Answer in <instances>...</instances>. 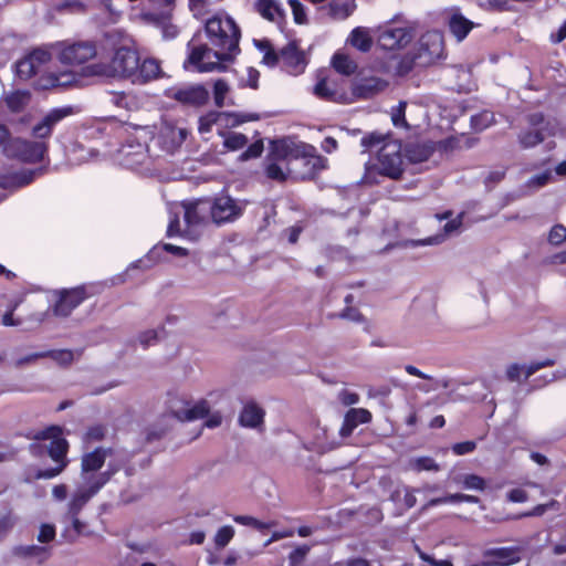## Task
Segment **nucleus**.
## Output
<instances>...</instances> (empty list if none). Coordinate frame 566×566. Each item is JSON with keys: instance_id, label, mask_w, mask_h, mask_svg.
Wrapping results in <instances>:
<instances>
[{"instance_id": "1", "label": "nucleus", "mask_w": 566, "mask_h": 566, "mask_svg": "<svg viewBox=\"0 0 566 566\" xmlns=\"http://www.w3.org/2000/svg\"><path fill=\"white\" fill-rule=\"evenodd\" d=\"M209 200L181 202L171 209V218L167 228L168 237L184 235L191 240L198 237L197 229L210 216Z\"/></svg>"}, {"instance_id": "2", "label": "nucleus", "mask_w": 566, "mask_h": 566, "mask_svg": "<svg viewBox=\"0 0 566 566\" xmlns=\"http://www.w3.org/2000/svg\"><path fill=\"white\" fill-rule=\"evenodd\" d=\"M361 146L377 151V167L381 175L397 179L403 171L401 144L398 140L387 139L377 134L361 138Z\"/></svg>"}, {"instance_id": "3", "label": "nucleus", "mask_w": 566, "mask_h": 566, "mask_svg": "<svg viewBox=\"0 0 566 566\" xmlns=\"http://www.w3.org/2000/svg\"><path fill=\"white\" fill-rule=\"evenodd\" d=\"M153 138L149 127H136L128 134L125 143L117 150V161L129 169L148 166L151 159L148 142Z\"/></svg>"}, {"instance_id": "4", "label": "nucleus", "mask_w": 566, "mask_h": 566, "mask_svg": "<svg viewBox=\"0 0 566 566\" xmlns=\"http://www.w3.org/2000/svg\"><path fill=\"white\" fill-rule=\"evenodd\" d=\"M137 69V52L128 46H119L115 50L109 63L90 64L83 69V75L132 78Z\"/></svg>"}, {"instance_id": "5", "label": "nucleus", "mask_w": 566, "mask_h": 566, "mask_svg": "<svg viewBox=\"0 0 566 566\" xmlns=\"http://www.w3.org/2000/svg\"><path fill=\"white\" fill-rule=\"evenodd\" d=\"M205 29L214 49L239 52L240 30L231 17L218 13L207 20Z\"/></svg>"}, {"instance_id": "6", "label": "nucleus", "mask_w": 566, "mask_h": 566, "mask_svg": "<svg viewBox=\"0 0 566 566\" xmlns=\"http://www.w3.org/2000/svg\"><path fill=\"white\" fill-rule=\"evenodd\" d=\"M188 50L187 62L201 73L224 71L223 63L232 61L235 55L226 50H212L207 44L198 43L196 39L188 43Z\"/></svg>"}, {"instance_id": "7", "label": "nucleus", "mask_w": 566, "mask_h": 566, "mask_svg": "<svg viewBox=\"0 0 566 566\" xmlns=\"http://www.w3.org/2000/svg\"><path fill=\"white\" fill-rule=\"evenodd\" d=\"M35 439L51 441L48 446V452L51 459L59 464L52 469L38 471L35 478L52 479L59 475L67 465L66 452L69 449V443L62 437V429L56 426L49 427L38 432Z\"/></svg>"}, {"instance_id": "8", "label": "nucleus", "mask_w": 566, "mask_h": 566, "mask_svg": "<svg viewBox=\"0 0 566 566\" xmlns=\"http://www.w3.org/2000/svg\"><path fill=\"white\" fill-rule=\"evenodd\" d=\"M293 161L292 143L286 140L273 142L264 163V172L268 178L283 182L292 174L290 166Z\"/></svg>"}, {"instance_id": "9", "label": "nucleus", "mask_w": 566, "mask_h": 566, "mask_svg": "<svg viewBox=\"0 0 566 566\" xmlns=\"http://www.w3.org/2000/svg\"><path fill=\"white\" fill-rule=\"evenodd\" d=\"M46 142L28 140L23 138H9L3 146L4 154L23 163H39L48 153Z\"/></svg>"}, {"instance_id": "10", "label": "nucleus", "mask_w": 566, "mask_h": 566, "mask_svg": "<svg viewBox=\"0 0 566 566\" xmlns=\"http://www.w3.org/2000/svg\"><path fill=\"white\" fill-rule=\"evenodd\" d=\"M57 60L69 66L82 65L96 56L97 50L93 42H59L52 45Z\"/></svg>"}, {"instance_id": "11", "label": "nucleus", "mask_w": 566, "mask_h": 566, "mask_svg": "<svg viewBox=\"0 0 566 566\" xmlns=\"http://www.w3.org/2000/svg\"><path fill=\"white\" fill-rule=\"evenodd\" d=\"M209 207L211 219L220 224L238 219L243 213L247 202L233 199L228 195H220L212 201L209 200Z\"/></svg>"}, {"instance_id": "12", "label": "nucleus", "mask_w": 566, "mask_h": 566, "mask_svg": "<svg viewBox=\"0 0 566 566\" xmlns=\"http://www.w3.org/2000/svg\"><path fill=\"white\" fill-rule=\"evenodd\" d=\"M292 149L293 160L295 163L300 161L306 168L305 171L301 174V178H312L326 168V159L316 154L314 146L304 143H292Z\"/></svg>"}, {"instance_id": "13", "label": "nucleus", "mask_w": 566, "mask_h": 566, "mask_svg": "<svg viewBox=\"0 0 566 566\" xmlns=\"http://www.w3.org/2000/svg\"><path fill=\"white\" fill-rule=\"evenodd\" d=\"M109 451L105 449H96L83 455L81 480L94 482L98 478H103L104 485L108 482L116 470L97 472L105 463Z\"/></svg>"}, {"instance_id": "14", "label": "nucleus", "mask_w": 566, "mask_h": 566, "mask_svg": "<svg viewBox=\"0 0 566 566\" xmlns=\"http://www.w3.org/2000/svg\"><path fill=\"white\" fill-rule=\"evenodd\" d=\"M171 415L180 421H193L209 415L210 406L207 400L196 402L176 397L169 402Z\"/></svg>"}, {"instance_id": "15", "label": "nucleus", "mask_w": 566, "mask_h": 566, "mask_svg": "<svg viewBox=\"0 0 566 566\" xmlns=\"http://www.w3.org/2000/svg\"><path fill=\"white\" fill-rule=\"evenodd\" d=\"M531 128L518 134V143L523 148H532L544 142L546 137L554 135V127L545 122L542 114L530 117Z\"/></svg>"}, {"instance_id": "16", "label": "nucleus", "mask_w": 566, "mask_h": 566, "mask_svg": "<svg viewBox=\"0 0 566 566\" xmlns=\"http://www.w3.org/2000/svg\"><path fill=\"white\" fill-rule=\"evenodd\" d=\"M187 130L170 123H164L157 135L150 139L165 154H174L185 142Z\"/></svg>"}, {"instance_id": "17", "label": "nucleus", "mask_w": 566, "mask_h": 566, "mask_svg": "<svg viewBox=\"0 0 566 566\" xmlns=\"http://www.w3.org/2000/svg\"><path fill=\"white\" fill-rule=\"evenodd\" d=\"M73 114L71 106L56 107L49 111L42 119L36 123L32 128V135L38 139L36 142H45L50 138L54 127L64 118Z\"/></svg>"}, {"instance_id": "18", "label": "nucleus", "mask_w": 566, "mask_h": 566, "mask_svg": "<svg viewBox=\"0 0 566 566\" xmlns=\"http://www.w3.org/2000/svg\"><path fill=\"white\" fill-rule=\"evenodd\" d=\"M168 98H174L181 104L191 106H201L207 103L209 92L203 85H189L181 87H171L165 92Z\"/></svg>"}, {"instance_id": "19", "label": "nucleus", "mask_w": 566, "mask_h": 566, "mask_svg": "<svg viewBox=\"0 0 566 566\" xmlns=\"http://www.w3.org/2000/svg\"><path fill=\"white\" fill-rule=\"evenodd\" d=\"M104 486L103 478L94 482L81 480L69 503V514L75 516L82 507Z\"/></svg>"}, {"instance_id": "20", "label": "nucleus", "mask_w": 566, "mask_h": 566, "mask_svg": "<svg viewBox=\"0 0 566 566\" xmlns=\"http://www.w3.org/2000/svg\"><path fill=\"white\" fill-rule=\"evenodd\" d=\"M87 297L88 293L85 286L63 290L59 292V298L53 310L54 314L56 316L66 317Z\"/></svg>"}, {"instance_id": "21", "label": "nucleus", "mask_w": 566, "mask_h": 566, "mask_svg": "<svg viewBox=\"0 0 566 566\" xmlns=\"http://www.w3.org/2000/svg\"><path fill=\"white\" fill-rule=\"evenodd\" d=\"M411 40V29L407 27H386L378 34V43L385 50L402 49Z\"/></svg>"}, {"instance_id": "22", "label": "nucleus", "mask_w": 566, "mask_h": 566, "mask_svg": "<svg viewBox=\"0 0 566 566\" xmlns=\"http://www.w3.org/2000/svg\"><path fill=\"white\" fill-rule=\"evenodd\" d=\"M388 86V82L378 76H361L357 78L352 87V93L348 94L356 99H368L381 93Z\"/></svg>"}, {"instance_id": "23", "label": "nucleus", "mask_w": 566, "mask_h": 566, "mask_svg": "<svg viewBox=\"0 0 566 566\" xmlns=\"http://www.w3.org/2000/svg\"><path fill=\"white\" fill-rule=\"evenodd\" d=\"M51 59V53L45 49H35L29 55L21 59L15 64V71L20 78L28 80L33 76L40 66L48 63Z\"/></svg>"}, {"instance_id": "24", "label": "nucleus", "mask_w": 566, "mask_h": 566, "mask_svg": "<svg viewBox=\"0 0 566 566\" xmlns=\"http://www.w3.org/2000/svg\"><path fill=\"white\" fill-rule=\"evenodd\" d=\"M11 554L13 557L29 562L42 564L51 556V548L48 545H17L12 547Z\"/></svg>"}, {"instance_id": "25", "label": "nucleus", "mask_w": 566, "mask_h": 566, "mask_svg": "<svg viewBox=\"0 0 566 566\" xmlns=\"http://www.w3.org/2000/svg\"><path fill=\"white\" fill-rule=\"evenodd\" d=\"M42 174V169H22L15 172L0 174V187L14 190L32 182Z\"/></svg>"}, {"instance_id": "26", "label": "nucleus", "mask_w": 566, "mask_h": 566, "mask_svg": "<svg viewBox=\"0 0 566 566\" xmlns=\"http://www.w3.org/2000/svg\"><path fill=\"white\" fill-rule=\"evenodd\" d=\"M485 558L483 566H510L520 560V554L516 548L501 547L486 551Z\"/></svg>"}, {"instance_id": "27", "label": "nucleus", "mask_w": 566, "mask_h": 566, "mask_svg": "<svg viewBox=\"0 0 566 566\" xmlns=\"http://www.w3.org/2000/svg\"><path fill=\"white\" fill-rule=\"evenodd\" d=\"M166 251L177 256H186L188 255V251L185 248L170 244V243H164L161 245H155L144 259L138 260L134 264H132V269L134 268H140V269H148L150 268L155 262H157L160 258V252Z\"/></svg>"}, {"instance_id": "28", "label": "nucleus", "mask_w": 566, "mask_h": 566, "mask_svg": "<svg viewBox=\"0 0 566 566\" xmlns=\"http://www.w3.org/2000/svg\"><path fill=\"white\" fill-rule=\"evenodd\" d=\"M370 421V411L364 408H352L345 413L344 422L339 429V436L342 438H347L357 426L368 423Z\"/></svg>"}, {"instance_id": "29", "label": "nucleus", "mask_w": 566, "mask_h": 566, "mask_svg": "<svg viewBox=\"0 0 566 566\" xmlns=\"http://www.w3.org/2000/svg\"><path fill=\"white\" fill-rule=\"evenodd\" d=\"M463 222V213H459L455 218L449 220L444 227L443 232L429 237L420 241H410L412 247L416 245H436L442 243L447 238L452 237L460 232Z\"/></svg>"}, {"instance_id": "30", "label": "nucleus", "mask_w": 566, "mask_h": 566, "mask_svg": "<svg viewBox=\"0 0 566 566\" xmlns=\"http://www.w3.org/2000/svg\"><path fill=\"white\" fill-rule=\"evenodd\" d=\"M253 8L263 19L276 24L285 18V11L277 0H255Z\"/></svg>"}, {"instance_id": "31", "label": "nucleus", "mask_w": 566, "mask_h": 566, "mask_svg": "<svg viewBox=\"0 0 566 566\" xmlns=\"http://www.w3.org/2000/svg\"><path fill=\"white\" fill-rule=\"evenodd\" d=\"M160 65L155 59H146L142 63L138 61V69L134 71L130 81L134 84H145L159 77Z\"/></svg>"}, {"instance_id": "32", "label": "nucleus", "mask_w": 566, "mask_h": 566, "mask_svg": "<svg viewBox=\"0 0 566 566\" xmlns=\"http://www.w3.org/2000/svg\"><path fill=\"white\" fill-rule=\"evenodd\" d=\"M314 94L319 98L337 103H353V97L347 93L338 91L334 82L322 80L314 86Z\"/></svg>"}, {"instance_id": "33", "label": "nucleus", "mask_w": 566, "mask_h": 566, "mask_svg": "<svg viewBox=\"0 0 566 566\" xmlns=\"http://www.w3.org/2000/svg\"><path fill=\"white\" fill-rule=\"evenodd\" d=\"M551 364L552 361L548 359L528 365L512 364L506 369V376L511 381H522Z\"/></svg>"}, {"instance_id": "34", "label": "nucleus", "mask_w": 566, "mask_h": 566, "mask_svg": "<svg viewBox=\"0 0 566 566\" xmlns=\"http://www.w3.org/2000/svg\"><path fill=\"white\" fill-rule=\"evenodd\" d=\"M443 38L438 31H430L420 39V50L426 53L429 59L439 57L442 53Z\"/></svg>"}, {"instance_id": "35", "label": "nucleus", "mask_w": 566, "mask_h": 566, "mask_svg": "<svg viewBox=\"0 0 566 566\" xmlns=\"http://www.w3.org/2000/svg\"><path fill=\"white\" fill-rule=\"evenodd\" d=\"M347 42L360 52H368L374 43L373 32L368 28L357 27L350 32Z\"/></svg>"}, {"instance_id": "36", "label": "nucleus", "mask_w": 566, "mask_h": 566, "mask_svg": "<svg viewBox=\"0 0 566 566\" xmlns=\"http://www.w3.org/2000/svg\"><path fill=\"white\" fill-rule=\"evenodd\" d=\"M474 23L464 18L459 11H452L449 18V28L458 41H462L472 30Z\"/></svg>"}, {"instance_id": "37", "label": "nucleus", "mask_w": 566, "mask_h": 566, "mask_svg": "<svg viewBox=\"0 0 566 566\" xmlns=\"http://www.w3.org/2000/svg\"><path fill=\"white\" fill-rule=\"evenodd\" d=\"M142 19L163 29L166 38H175L178 33L177 28L169 23V15L166 12L153 13L143 12Z\"/></svg>"}, {"instance_id": "38", "label": "nucleus", "mask_w": 566, "mask_h": 566, "mask_svg": "<svg viewBox=\"0 0 566 566\" xmlns=\"http://www.w3.org/2000/svg\"><path fill=\"white\" fill-rule=\"evenodd\" d=\"M45 81L41 84L42 88L49 87H66L77 82V76L72 71H64L60 73H49V75L43 78Z\"/></svg>"}, {"instance_id": "39", "label": "nucleus", "mask_w": 566, "mask_h": 566, "mask_svg": "<svg viewBox=\"0 0 566 566\" xmlns=\"http://www.w3.org/2000/svg\"><path fill=\"white\" fill-rule=\"evenodd\" d=\"M263 410L253 402L247 403L240 415V423L244 427L255 428L263 421Z\"/></svg>"}, {"instance_id": "40", "label": "nucleus", "mask_w": 566, "mask_h": 566, "mask_svg": "<svg viewBox=\"0 0 566 566\" xmlns=\"http://www.w3.org/2000/svg\"><path fill=\"white\" fill-rule=\"evenodd\" d=\"M230 85L222 78H218L213 83V101L217 107L232 106L234 102L229 96Z\"/></svg>"}, {"instance_id": "41", "label": "nucleus", "mask_w": 566, "mask_h": 566, "mask_svg": "<svg viewBox=\"0 0 566 566\" xmlns=\"http://www.w3.org/2000/svg\"><path fill=\"white\" fill-rule=\"evenodd\" d=\"M356 6L353 0L333 1L328 4V14L334 20H345L355 10Z\"/></svg>"}, {"instance_id": "42", "label": "nucleus", "mask_w": 566, "mask_h": 566, "mask_svg": "<svg viewBox=\"0 0 566 566\" xmlns=\"http://www.w3.org/2000/svg\"><path fill=\"white\" fill-rule=\"evenodd\" d=\"M30 101V94L27 91H14L3 97V102L12 112H20Z\"/></svg>"}, {"instance_id": "43", "label": "nucleus", "mask_w": 566, "mask_h": 566, "mask_svg": "<svg viewBox=\"0 0 566 566\" xmlns=\"http://www.w3.org/2000/svg\"><path fill=\"white\" fill-rule=\"evenodd\" d=\"M453 480L465 490L484 491L486 486L485 480L476 474H461Z\"/></svg>"}, {"instance_id": "44", "label": "nucleus", "mask_w": 566, "mask_h": 566, "mask_svg": "<svg viewBox=\"0 0 566 566\" xmlns=\"http://www.w3.org/2000/svg\"><path fill=\"white\" fill-rule=\"evenodd\" d=\"M333 66L338 73L344 75L353 74L357 67L356 63L350 57L340 53L334 55Z\"/></svg>"}, {"instance_id": "45", "label": "nucleus", "mask_w": 566, "mask_h": 566, "mask_svg": "<svg viewBox=\"0 0 566 566\" xmlns=\"http://www.w3.org/2000/svg\"><path fill=\"white\" fill-rule=\"evenodd\" d=\"M409 469L416 472L438 471L439 465L430 457H419L409 461Z\"/></svg>"}, {"instance_id": "46", "label": "nucleus", "mask_w": 566, "mask_h": 566, "mask_svg": "<svg viewBox=\"0 0 566 566\" xmlns=\"http://www.w3.org/2000/svg\"><path fill=\"white\" fill-rule=\"evenodd\" d=\"M223 116H229L227 113L209 112L199 118V133L207 134L211 132L212 126Z\"/></svg>"}, {"instance_id": "47", "label": "nucleus", "mask_w": 566, "mask_h": 566, "mask_svg": "<svg viewBox=\"0 0 566 566\" xmlns=\"http://www.w3.org/2000/svg\"><path fill=\"white\" fill-rule=\"evenodd\" d=\"M281 60L290 65L298 67L303 63V57L294 44H289L280 51Z\"/></svg>"}, {"instance_id": "48", "label": "nucleus", "mask_w": 566, "mask_h": 566, "mask_svg": "<svg viewBox=\"0 0 566 566\" xmlns=\"http://www.w3.org/2000/svg\"><path fill=\"white\" fill-rule=\"evenodd\" d=\"M494 123V114L489 111H484L478 115L472 116L471 124L475 130H483L490 127Z\"/></svg>"}, {"instance_id": "49", "label": "nucleus", "mask_w": 566, "mask_h": 566, "mask_svg": "<svg viewBox=\"0 0 566 566\" xmlns=\"http://www.w3.org/2000/svg\"><path fill=\"white\" fill-rule=\"evenodd\" d=\"M552 179V171L546 170L538 175L531 177L524 185L531 191H535L549 182Z\"/></svg>"}, {"instance_id": "50", "label": "nucleus", "mask_w": 566, "mask_h": 566, "mask_svg": "<svg viewBox=\"0 0 566 566\" xmlns=\"http://www.w3.org/2000/svg\"><path fill=\"white\" fill-rule=\"evenodd\" d=\"M248 143V138L241 133H229L224 139V146L230 150L243 148Z\"/></svg>"}, {"instance_id": "51", "label": "nucleus", "mask_w": 566, "mask_h": 566, "mask_svg": "<svg viewBox=\"0 0 566 566\" xmlns=\"http://www.w3.org/2000/svg\"><path fill=\"white\" fill-rule=\"evenodd\" d=\"M234 536V528L230 525L222 526L218 530L214 536V544L218 547H224Z\"/></svg>"}, {"instance_id": "52", "label": "nucleus", "mask_w": 566, "mask_h": 566, "mask_svg": "<svg viewBox=\"0 0 566 566\" xmlns=\"http://www.w3.org/2000/svg\"><path fill=\"white\" fill-rule=\"evenodd\" d=\"M109 101L119 108L130 109L134 105V97L126 93H111Z\"/></svg>"}, {"instance_id": "53", "label": "nucleus", "mask_w": 566, "mask_h": 566, "mask_svg": "<svg viewBox=\"0 0 566 566\" xmlns=\"http://www.w3.org/2000/svg\"><path fill=\"white\" fill-rule=\"evenodd\" d=\"M55 538V527L51 524H42L36 536L41 545H46Z\"/></svg>"}, {"instance_id": "54", "label": "nucleus", "mask_w": 566, "mask_h": 566, "mask_svg": "<svg viewBox=\"0 0 566 566\" xmlns=\"http://www.w3.org/2000/svg\"><path fill=\"white\" fill-rule=\"evenodd\" d=\"M261 51H264L263 62L270 66H273L281 59L280 53L276 54L268 42H258L256 43Z\"/></svg>"}, {"instance_id": "55", "label": "nucleus", "mask_w": 566, "mask_h": 566, "mask_svg": "<svg viewBox=\"0 0 566 566\" xmlns=\"http://www.w3.org/2000/svg\"><path fill=\"white\" fill-rule=\"evenodd\" d=\"M566 240V227L563 224L554 226L548 234V241L551 244L559 245Z\"/></svg>"}, {"instance_id": "56", "label": "nucleus", "mask_w": 566, "mask_h": 566, "mask_svg": "<svg viewBox=\"0 0 566 566\" xmlns=\"http://www.w3.org/2000/svg\"><path fill=\"white\" fill-rule=\"evenodd\" d=\"M292 9L294 21L297 24H303L307 21L304 6L298 0H289Z\"/></svg>"}, {"instance_id": "57", "label": "nucleus", "mask_w": 566, "mask_h": 566, "mask_svg": "<svg viewBox=\"0 0 566 566\" xmlns=\"http://www.w3.org/2000/svg\"><path fill=\"white\" fill-rule=\"evenodd\" d=\"M406 112V103L400 102L391 113V119L396 127H407V122L405 118Z\"/></svg>"}, {"instance_id": "58", "label": "nucleus", "mask_w": 566, "mask_h": 566, "mask_svg": "<svg viewBox=\"0 0 566 566\" xmlns=\"http://www.w3.org/2000/svg\"><path fill=\"white\" fill-rule=\"evenodd\" d=\"M158 332L156 329H147L145 332H142L137 336V342L144 347L147 348L148 346L154 345L158 340Z\"/></svg>"}, {"instance_id": "59", "label": "nucleus", "mask_w": 566, "mask_h": 566, "mask_svg": "<svg viewBox=\"0 0 566 566\" xmlns=\"http://www.w3.org/2000/svg\"><path fill=\"white\" fill-rule=\"evenodd\" d=\"M50 356L60 365H70L74 360V353L69 349H62L50 353Z\"/></svg>"}, {"instance_id": "60", "label": "nucleus", "mask_w": 566, "mask_h": 566, "mask_svg": "<svg viewBox=\"0 0 566 566\" xmlns=\"http://www.w3.org/2000/svg\"><path fill=\"white\" fill-rule=\"evenodd\" d=\"M308 552H310V546H307V545L298 546L293 552H291L290 556H289L291 566H296V565L301 564L304 560V558Z\"/></svg>"}, {"instance_id": "61", "label": "nucleus", "mask_w": 566, "mask_h": 566, "mask_svg": "<svg viewBox=\"0 0 566 566\" xmlns=\"http://www.w3.org/2000/svg\"><path fill=\"white\" fill-rule=\"evenodd\" d=\"M15 518L11 514L0 517V539L3 538L14 526Z\"/></svg>"}, {"instance_id": "62", "label": "nucleus", "mask_w": 566, "mask_h": 566, "mask_svg": "<svg viewBox=\"0 0 566 566\" xmlns=\"http://www.w3.org/2000/svg\"><path fill=\"white\" fill-rule=\"evenodd\" d=\"M338 399L344 406H353L358 403L359 396L353 391L342 390L338 395Z\"/></svg>"}, {"instance_id": "63", "label": "nucleus", "mask_w": 566, "mask_h": 566, "mask_svg": "<svg viewBox=\"0 0 566 566\" xmlns=\"http://www.w3.org/2000/svg\"><path fill=\"white\" fill-rule=\"evenodd\" d=\"M263 150V144L261 142H256L249 146V148L241 155L243 160L255 158L261 155Z\"/></svg>"}, {"instance_id": "64", "label": "nucleus", "mask_w": 566, "mask_h": 566, "mask_svg": "<svg viewBox=\"0 0 566 566\" xmlns=\"http://www.w3.org/2000/svg\"><path fill=\"white\" fill-rule=\"evenodd\" d=\"M260 73L253 67H249L247 70V81H241L242 85H247L251 88H258V82H259Z\"/></svg>"}]
</instances>
